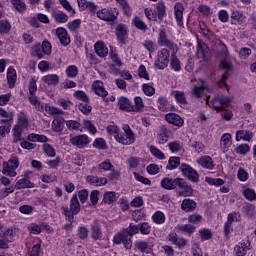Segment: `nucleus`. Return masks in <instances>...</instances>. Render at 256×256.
Returning <instances> with one entry per match:
<instances>
[{
	"label": "nucleus",
	"mask_w": 256,
	"mask_h": 256,
	"mask_svg": "<svg viewBox=\"0 0 256 256\" xmlns=\"http://www.w3.org/2000/svg\"><path fill=\"white\" fill-rule=\"evenodd\" d=\"M232 101L233 97L231 96H217L214 97L211 101H209V97L206 99L207 105H209V107L212 109H215V111H225L222 114V119H224V121H231V119H233V111L225 110L226 107L231 105Z\"/></svg>",
	"instance_id": "f257e3e1"
},
{
	"label": "nucleus",
	"mask_w": 256,
	"mask_h": 256,
	"mask_svg": "<svg viewBox=\"0 0 256 256\" xmlns=\"http://www.w3.org/2000/svg\"><path fill=\"white\" fill-rule=\"evenodd\" d=\"M107 133L109 135H113V137L116 139L118 143H121V145H133L135 143V134L133 133V130H131V127L129 125L123 126V133H120L119 127L111 125L106 128Z\"/></svg>",
	"instance_id": "f03ea898"
},
{
	"label": "nucleus",
	"mask_w": 256,
	"mask_h": 256,
	"mask_svg": "<svg viewBox=\"0 0 256 256\" xmlns=\"http://www.w3.org/2000/svg\"><path fill=\"white\" fill-rule=\"evenodd\" d=\"M161 187L163 189L173 190L175 187H179L180 189H184L185 192H180V195H183L184 197H187L193 193V189L191 186L187 185V182H185L182 178H169L165 177L161 181Z\"/></svg>",
	"instance_id": "7ed1b4c3"
},
{
	"label": "nucleus",
	"mask_w": 256,
	"mask_h": 256,
	"mask_svg": "<svg viewBox=\"0 0 256 256\" xmlns=\"http://www.w3.org/2000/svg\"><path fill=\"white\" fill-rule=\"evenodd\" d=\"M29 127V120L25 114L20 113L18 115L17 123L14 125L12 129L13 141L14 143H19L21 141V135H23L24 131H27Z\"/></svg>",
	"instance_id": "20e7f679"
},
{
	"label": "nucleus",
	"mask_w": 256,
	"mask_h": 256,
	"mask_svg": "<svg viewBox=\"0 0 256 256\" xmlns=\"http://www.w3.org/2000/svg\"><path fill=\"white\" fill-rule=\"evenodd\" d=\"M65 217L68 221H73V216L77 215L81 211V204H79V199L77 194H74L70 199V207H62Z\"/></svg>",
	"instance_id": "39448f33"
},
{
	"label": "nucleus",
	"mask_w": 256,
	"mask_h": 256,
	"mask_svg": "<svg viewBox=\"0 0 256 256\" xmlns=\"http://www.w3.org/2000/svg\"><path fill=\"white\" fill-rule=\"evenodd\" d=\"M19 167V158L12 156L7 162L3 163L2 173L8 177H17V168Z\"/></svg>",
	"instance_id": "423d86ee"
},
{
	"label": "nucleus",
	"mask_w": 256,
	"mask_h": 256,
	"mask_svg": "<svg viewBox=\"0 0 256 256\" xmlns=\"http://www.w3.org/2000/svg\"><path fill=\"white\" fill-rule=\"evenodd\" d=\"M222 49L224 51V57L225 59L221 62L222 69H231L233 67V64L231 63V60H229V51H227V46L223 45ZM227 77H229V71H227L224 75H222V78L219 82V87H227L226 81Z\"/></svg>",
	"instance_id": "0eeeda50"
},
{
	"label": "nucleus",
	"mask_w": 256,
	"mask_h": 256,
	"mask_svg": "<svg viewBox=\"0 0 256 256\" xmlns=\"http://www.w3.org/2000/svg\"><path fill=\"white\" fill-rule=\"evenodd\" d=\"M96 15L101 21H116L119 15V10H117V8H103L98 10Z\"/></svg>",
	"instance_id": "6e6552de"
},
{
	"label": "nucleus",
	"mask_w": 256,
	"mask_h": 256,
	"mask_svg": "<svg viewBox=\"0 0 256 256\" xmlns=\"http://www.w3.org/2000/svg\"><path fill=\"white\" fill-rule=\"evenodd\" d=\"M169 57L170 54L167 48L159 50L154 65L157 69H167V66L169 65Z\"/></svg>",
	"instance_id": "1a4fd4ad"
},
{
	"label": "nucleus",
	"mask_w": 256,
	"mask_h": 256,
	"mask_svg": "<svg viewBox=\"0 0 256 256\" xmlns=\"http://www.w3.org/2000/svg\"><path fill=\"white\" fill-rule=\"evenodd\" d=\"M113 241L116 245H121V243H123L125 249H131V247L133 245V243L131 242V239H129L127 231H125V230L118 232L114 236Z\"/></svg>",
	"instance_id": "9d476101"
},
{
	"label": "nucleus",
	"mask_w": 256,
	"mask_h": 256,
	"mask_svg": "<svg viewBox=\"0 0 256 256\" xmlns=\"http://www.w3.org/2000/svg\"><path fill=\"white\" fill-rule=\"evenodd\" d=\"M181 172L185 177H187L190 181H193V183H197L199 181V174L193 167L189 166L188 164H182Z\"/></svg>",
	"instance_id": "9b49d317"
},
{
	"label": "nucleus",
	"mask_w": 256,
	"mask_h": 256,
	"mask_svg": "<svg viewBox=\"0 0 256 256\" xmlns=\"http://www.w3.org/2000/svg\"><path fill=\"white\" fill-rule=\"evenodd\" d=\"M237 221H241V214L239 212H232L228 214L227 221L224 224V233L226 236L231 233V225H233V223H237Z\"/></svg>",
	"instance_id": "f8f14e48"
},
{
	"label": "nucleus",
	"mask_w": 256,
	"mask_h": 256,
	"mask_svg": "<svg viewBox=\"0 0 256 256\" xmlns=\"http://www.w3.org/2000/svg\"><path fill=\"white\" fill-rule=\"evenodd\" d=\"M197 165L199 167H202V169H208L212 171V169H215V162L213 161V158L211 156H202L197 158L196 160Z\"/></svg>",
	"instance_id": "ddd939ff"
},
{
	"label": "nucleus",
	"mask_w": 256,
	"mask_h": 256,
	"mask_svg": "<svg viewBox=\"0 0 256 256\" xmlns=\"http://www.w3.org/2000/svg\"><path fill=\"white\" fill-rule=\"evenodd\" d=\"M70 143L78 149H83L85 145H89V136L85 134L74 136L70 139Z\"/></svg>",
	"instance_id": "4468645a"
},
{
	"label": "nucleus",
	"mask_w": 256,
	"mask_h": 256,
	"mask_svg": "<svg viewBox=\"0 0 256 256\" xmlns=\"http://www.w3.org/2000/svg\"><path fill=\"white\" fill-rule=\"evenodd\" d=\"M55 33L63 47H67V45L71 43V38L69 37V34L65 28L59 27L56 29Z\"/></svg>",
	"instance_id": "2eb2a0df"
},
{
	"label": "nucleus",
	"mask_w": 256,
	"mask_h": 256,
	"mask_svg": "<svg viewBox=\"0 0 256 256\" xmlns=\"http://www.w3.org/2000/svg\"><path fill=\"white\" fill-rule=\"evenodd\" d=\"M168 241L172 243V245H176L178 249H185L187 247V239L183 237H178L177 233L173 232L168 235Z\"/></svg>",
	"instance_id": "dca6fc26"
},
{
	"label": "nucleus",
	"mask_w": 256,
	"mask_h": 256,
	"mask_svg": "<svg viewBox=\"0 0 256 256\" xmlns=\"http://www.w3.org/2000/svg\"><path fill=\"white\" fill-rule=\"evenodd\" d=\"M92 91L95 95H98V97H107L109 95V92H107L101 80H96L92 83Z\"/></svg>",
	"instance_id": "f3484780"
},
{
	"label": "nucleus",
	"mask_w": 256,
	"mask_h": 256,
	"mask_svg": "<svg viewBox=\"0 0 256 256\" xmlns=\"http://www.w3.org/2000/svg\"><path fill=\"white\" fill-rule=\"evenodd\" d=\"M167 123L174 125V127H183L185 120L179 116V114L168 113L165 116Z\"/></svg>",
	"instance_id": "a211bd4d"
},
{
	"label": "nucleus",
	"mask_w": 256,
	"mask_h": 256,
	"mask_svg": "<svg viewBox=\"0 0 256 256\" xmlns=\"http://www.w3.org/2000/svg\"><path fill=\"white\" fill-rule=\"evenodd\" d=\"M196 55L198 59H207L209 57V47L201 40H197V52Z\"/></svg>",
	"instance_id": "6ab92c4d"
},
{
	"label": "nucleus",
	"mask_w": 256,
	"mask_h": 256,
	"mask_svg": "<svg viewBox=\"0 0 256 256\" xmlns=\"http://www.w3.org/2000/svg\"><path fill=\"white\" fill-rule=\"evenodd\" d=\"M185 11V7L183 6V3L177 2L174 5V15L177 22V25L180 27H183V12Z\"/></svg>",
	"instance_id": "aec40b11"
},
{
	"label": "nucleus",
	"mask_w": 256,
	"mask_h": 256,
	"mask_svg": "<svg viewBox=\"0 0 256 256\" xmlns=\"http://www.w3.org/2000/svg\"><path fill=\"white\" fill-rule=\"evenodd\" d=\"M42 83L47 85L48 87H55V85H59V75L57 74H48L41 78Z\"/></svg>",
	"instance_id": "412c9836"
},
{
	"label": "nucleus",
	"mask_w": 256,
	"mask_h": 256,
	"mask_svg": "<svg viewBox=\"0 0 256 256\" xmlns=\"http://www.w3.org/2000/svg\"><path fill=\"white\" fill-rule=\"evenodd\" d=\"M90 229V235L94 241H98V239H101V237H103V231H101V225H99V222H92L90 225Z\"/></svg>",
	"instance_id": "4be33fe9"
},
{
	"label": "nucleus",
	"mask_w": 256,
	"mask_h": 256,
	"mask_svg": "<svg viewBox=\"0 0 256 256\" xmlns=\"http://www.w3.org/2000/svg\"><path fill=\"white\" fill-rule=\"evenodd\" d=\"M35 187V184L32 183L31 180L27 176H24L23 178L19 179L15 185L14 189H33Z\"/></svg>",
	"instance_id": "5701e85b"
},
{
	"label": "nucleus",
	"mask_w": 256,
	"mask_h": 256,
	"mask_svg": "<svg viewBox=\"0 0 256 256\" xmlns=\"http://www.w3.org/2000/svg\"><path fill=\"white\" fill-rule=\"evenodd\" d=\"M86 182L89 183V185H93L94 187H103V185H107V178L87 176Z\"/></svg>",
	"instance_id": "b1692460"
},
{
	"label": "nucleus",
	"mask_w": 256,
	"mask_h": 256,
	"mask_svg": "<svg viewBox=\"0 0 256 256\" xmlns=\"http://www.w3.org/2000/svg\"><path fill=\"white\" fill-rule=\"evenodd\" d=\"M249 249H251V243L242 242L234 247V253L236 256H245Z\"/></svg>",
	"instance_id": "393cba45"
},
{
	"label": "nucleus",
	"mask_w": 256,
	"mask_h": 256,
	"mask_svg": "<svg viewBox=\"0 0 256 256\" xmlns=\"http://www.w3.org/2000/svg\"><path fill=\"white\" fill-rule=\"evenodd\" d=\"M195 226L193 224H178L175 227L177 233H184L185 235H193L195 233Z\"/></svg>",
	"instance_id": "a878e982"
},
{
	"label": "nucleus",
	"mask_w": 256,
	"mask_h": 256,
	"mask_svg": "<svg viewBox=\"0 0 256 256\" xmlns=\"http://www.w3.org/2000/svg\"><path fill=\"white\" fill-rule=\"evenodd\" d=\"M205 82L201 79L198 80L197 84H194L191 90L194 97H203V92L205 91Z\"/></svg>",
	"instance_id": "bb28decb"
},
{
	"label": "nucleus",
	"mask_w": 256,
	"mask_h": 256,
	"mask_svg": "<svg viewBox=\"0 0 256 256\" xmlns=\"http://www.w3.org/2000/svg\"><path fill=\"white\" fill-rule=\"evenodd\" d=\"M232 136L229 133H224L221 137L220 140V147L223 151V153H227V151H229V147H231L232 145V141H231Z\"/></svg>",
	"instance_id": "cd10ccee"
},
{
	"label": "nucleus",
	"mask_w": 256,
	"mask_h": 256,
	"mask_svg": "<svg viewBox=\"0 0 256 256\" xmlns=\"http://www.w3.org/2000/svg\"><path fill=\"white\" fill-rule=\"evenodd\" d=\"M7 81L10 89L15 87V83H17V70L13 67H9L7 70Z\"/></svg>",
	"instance_id": "c85d7f7f"
},
{
	"label": "nucleus",
	"mask_w": 256,
	"mask_h": 256,
	"mask_svg": "<svg viewBox=\"0 0 256 256\" xmlns=\"http://www.w3.org/2000/svg\"><path fill=\"white\" fill-rule=\"evenodd\" d=\"M242 195L247 201H256L255 189L250 188L249 186H242Z\"/></svg>",
	"instance_id": "c756f323"
},
{
	"label": "nucleus",
	"mask_w": 256,
	"mask_h": 256,
	"mask_svg": "<svg viewBox=\"0 0 256 256\" xmlns=\"http://www.w3.org/2000/svg\"><path fill=\"white\" fill-rule=\"evenodd\" d=\"M65 120L61 116H54V120L52 121V130L55 133H61L63 131Z\"/></svg>",
	"instance_id": "7c9ffc66"
},
{
	"label": "nucleus",
	"mask_w": 256,
	"mask_h": 256,
	"mask_svg": "<svg viewBox=\"0 0 256 256\" xmlns=\"http://www.w3.org/2000/svg\"><path fill=\"white\" fill-rule=\"evenodd\" d=\"M94 49L95 53H97L99 57H107V55H109V49L107 48V46H105L103 42L95 43Z\"/></svg>",
	"instance_id": "2f4dec72"
},
{
	"label": "nucleus",
	"mask_w": 256,
	"mask_h": 256,
	"mask_svg": "<svg viewBox=\"0 0 256 256\" xmlns=\"http://www.w3.org/2000/svg\"><path fill=\"white\" fill-rule=\"evenodd\" d=\"M135 247L139 249V251H142V253H149L151 249H153V242H146L143 240H137L135 242Z\"/></svg>",
	"instance_id": "473e14b6"
},
{
	"label": "nucleus",
	"mask_w": 256,
	"mask_h": 256,
	"mask_svg": "<svg viewBox=\"0 0 256 256\" xmlns=\"http://www.w3.org/2000/svg\"><path fill=\"white\" fill-rule=\"evenodd\" d=\"M196 207L197 203L192 199H184L181 204L182 211H185L186 213H191Z\"/></svg>",
	"instance_id": "72a5a7b5"
},
{
	"label": "nucleus",
	"mask_w": 256,
	"mask_h": 256,
	"mask_svg": "<svg viewBox=\"0 0 256 256\" xmlns=\"http://www.w3.org/2000/svg\"><path fill=\"white\" fill-rule=\"evenodd\" d=\"M253 132L247 130H238L236 132V141H251Z\"/></svg>",
	"instance_id": "f704fd0d"
},
{
	"label": "nucleus",
	"mask_w": 256,
	"mask_h": 256,
	"mask_svg": "<svg viewBox=\"0 0 256 256\" xmlns=\"http://www.w3.org/2000/svg\"><path fill=\"white\" fill-rule=\"evenodd\" d=\"M116 36L118 41H121L122 43L127 39V26H125V24H119L116 27Z\"/></svg>",
	"instance_id": "c9c22d12"
},
{
	"label": "nucleus",
	"mask_w": 256,
	"mask_h": 256,
	"mask_svg": "<svg viewBox=\"0 0 256 256\" xmlns=\"http://www.w3.org/2000/svg\"><path fill=\"white\" fill-rule=\"evenodd\" d=\"M118 107L122 109V111H133V107H131V102L125 96H121L118 98Z\"/></svg>",
	"instance_id": "e433bc0d"
},
{
	"label": "nucleus",
	"mask_w": 256,
	"mask_h": 256,
	"mask_svg": "<svg viewBox=\"0 0 256 256\" xmlns=\"http://www.w3.org/2000/svg\"><path fill=\"white\" fill-rule=\"evenodd\" d=\"M165 213L162 211H156L152 216L151 220L155 223V225H163L166 221Z\"/></svg>",
	"instance_id": "4c0bfd02"
},
{
	"label": "nucleus",
	"mask_w": 256,
	"mask_h": 256,
	"mask_svg": "<svg viewBox=\"0 0 256 256\" xmlns=\"http://www.w3.org/2000/svg\"><path fill=\"white\" fill-rule=\"evenodd\" d=\"M82 125L90 135H97V127L91 120H83Z\"/></svg>",
	"instance_id": "58836bf2"
},
{
	"label": "nucleus",
	"mask_w": 256,
	"mask_h": 256,
	"mask_svg": "<svg viewBox=\"0 0 256 256\" xmlns=\"http://www.w3.org/2000/svg\"><path fill=\"white\" fill-rule=\"evenodd\" d=\"M157 106L160 111H171V104L165 97H159L157 100Z\"/></svg>",
	"instance_id": "ea45409f"
},
{
	"label": "nucleus",
	"mask_w": 256,
	"mask_h": 256,
	"mask_svg": "<svg viewBox=\"0 0 256 256\" xmlns=\"http://www.w3.org/2000/svg\"><path fill=\"white\" fill-rule=\"evenodd\" d=\"M171 95L180 105L187 104V99L185 98V93L183 91L174 90L172 91Z\"/></svg>",
	"instance_id": "a19ab883"
},
{
	"label": "nucleus",
	"mask_w": 256,
	"mask_h": 256,
	"mask_svg": "<svg viewBox=\"0 0 256 256\" xmlns=\"http://www.w3.org/2000/svg\"><path fill=\"white\" fill-rule=\"evenodd\" d=\"M158 44L162 47H173V43L167 39L165 36V31L160 30L158 34Z\"/></svg>",
	"instance_id": "79ce46f5"
},
{
	"label": "nucleus",
	"mask_w": 256,
	"mask_h": 256,
	"mask_svg": "<svg viewBox=\"0 0 256 256\" xmlns=\"http://www.w3.org/2000/svg\"><path fill=\"white\" fill-rule=\"evenodd\" d=\"M181 165V158L179 157H170L168 164L166 166V169L168 171H173L174 169H177Z\"/></svg>",
	"instance_id": "37998d69"
},
{
	"label": "nucleus",
	"mask_w": 256,
	"mask_h": 256,
	"mask_svg": "<svg viewBox=\"0 0 256 256\" xmlns=\"http://www.w3.org/2000/svg\"><path fill=\"white\" fill-rule=\"evenodd\" d=\"M113 164L111 163V160H105L104 162L100 163L98 165V171L100 173H107V171H112Z\"/></svg>",
	"instance_id": "c03bdc74"
},
{
	"label": "nucleus",
	"mask_w": 256,
	"mask_h": 256,
	"mask_svg": "<svg viewBox=\"0 0 256 256\" xmlns=\"http://www.w3.org/2000/svg\"><path fill=\"white\" fill-rule=\"evenodd\" d=\"M17 228H8L7 231L4 233V238L6 239L7 243H13V239L17 237Z\"/></svg>",
	"instance_id": "a18cd8bd"
},
{
	"label": "nucleus",
	"mask_w": 256,
	"mask_h": 256,
	"mask_svg": "<svg viewBox=\"0 0 256 256\" xmlns=\"http://www.w3.org/2000/svg\"><path fill=\"white\" fill-rule=\"evenodd\" d=\"M154 13L156 15V19H163L165 17V4L158 3L154 9Z\"/></svg>",
	"instance_id": "49530a36"
},
{
	"label": "nucleus",
	"mask_w": 256,
	"mask_h": 256,
	"mask_svg": "<svg viewBox=\"0 0 256 256\" xmlns=\"http://www.w3.org/2000/svg\"><path fill=\"white\" fill-rule=\"evenodd\" d=\"M205 181L208 183V185H212L214 187H221V185H225V181L221 178H211L206 176Z\"/></svg>",
	"instance_id": "de8ad7c7"
},
{
	"label": "nucleus",
	"mask_w": 256,
	"mask_h": 256,
	"mask_svg": "<svg viewBox=\"0 0 256 256\" xmlns=\"http://www.w3.org/2000/svg\"><path fill=\"white\" fill-rule=\"evenodd\" d=\"M149 151L151 155L156 159H160V161H163L165 159V154L161 150H159V148L155 146H150Z\"/></svg>",
	"instance_id": "09e8293b"
},
{
	"label": "nucleus",
	"mask_w": 256,
	"mask_h": 256,
	"mask_svg": "<svg viewBox=\"0 0 256 256\" xmlns=\"http://www.w3.org/2000/svg\"><path fill=\"white\" fill-rule=\"evenodd\" d=\"M132 25L136 27V29H140V31H147V24H145L139 17H134L132 19Z\"/></svg>",
	"instance_id": "8fccbe9b"
},
{
	"label": "nucleus",
	"mask_w": 256,
	"mask_h": 256,
	"mask_svg": "<svg viewBox=\"0 0 256 256\" xmlns=\"http://www.w3.org/2000/svg\"><path fill=\"white\" fill-rule=\"evenodd\" d=\"M53 17L56 23H67L69 21V16H67L65 12H56L54 13Z\"/></svg>",
	"instance_id": "3c124183"
},
{
	"label": "nucleus",
	"mask_w": 256,
	"mask_h": 256,
	"mask_svg": "<svg viewBox=\"0 0 256 256\" xmlns=\"http://www.w3.org/2000/svg\"><path fill=\"white\" fill-rule=\"evenodd\" d=\"M0 117H4V119L0 120V123H9V121H13V112H7L0 107Z\"/></svg>",
	"instance_id": "603ef678"
},
{
	"label": "nucleus",
	"mask_w": 256,
	"mask_h": 256,
	"mask_svg": "<svg viewBox=\"0 0 256 256\" xmlns=\"http://www.w3.org/2000/svg\"><path fill=\"white\" fill-rule=\"evenodd\" d=\"M11 31V23L7 20H0V35H7Z\"/></svg>",
	"instance_id": "864d4df0"
},
{
	"label": "nucleus",
	"mask_w": 256,
	"mask_h": 256,
	"mask_svg": "<svg viewBox=\"0 0 256 256\" xmlns=\"http://www.w3.org/2000/svg\"><path fill=\"white\" fill-rule=\"evenodd\" d=\"M66 75L70 79H75V77L79 75V69L75 65H70L66 68Z\"/></svg>",
	"instance_id": "5fc2aeb1"
},
{
	"label": "nucleus",
	"mask_w": 256,
	"mask_h": 256,
	"mask_svg": "<svg viewBox=\"0 0 256 256\" xmlns=\"http://www.w3.org/2000/svg\"><path fill=\"white\" fill-rule=\"evenodd\" d=\"M27 229L31 235H39L42 231L41 225H39L37 223L29 224Z\"/></svg>",
	"instance_id": "6e6d98bb"
},
{
	"label": "nucleus",
	"mask_w": 256,
	"mask_h": 256,
	"mask_svg": "<svg viewBox=\"0 0 256 256\" xmlns=\"http://www.w3.org/2000/svg\"><path fill=\"white\" fill-rule=\"evenodd\" d=\"M11 3L13 5L14 9H16V11H18L19 13H23V11H25L27 9L25 2H23L21 0H12Z\"/></svg>",
	"instance_id": "4d7b16f0"
},
{
	"label": "nucleus",
	"mask_w": 256,
	"mask_h": 256,
	"mask_svg": "<svg viewBox=\"0 0 256 256\" xmlns=\"http://www.w3.org/2000/svg\"><path fill=\"white\" fill-rule=\"evenodd\" d=\"M104 203L111 205V203L117 201V193L115 192H106L103 198Z\"/></svg>",
	"instance_id": "13d9d810"
},
{
	"label": "nucleus",
	"mask_w": 256,
	"mask_h": 256,
	"mask_svg": "<svg viewBox=\"0 0 256 256\" xmlns=\"http://www.w3.org/2000/svg\"><path fill=\"white\" fill-rule=\"evenodd\" d=\"M199 235L202 239V241H209L213 237V233L210 229L202 228L199 230Z\"/></svg>",
	"instance_id": "bf43d9fd"
},
{
	"label": "nucleus",
	"mask_w": 256,
	"mask_h": 256,
	"mask_svg": "<svg viewBox=\"0 0 256 256\" xmlns=\"http://www.w3.org/2000/svg\"><path fill=\"white\" fill-rule=\"evenodd\" d=\"M142 91L147 97L155 95V88L151 84H142Z\"/></svg>",
	"instance_id": "052dcab7"
},
{
	"label": "nucleus",
	"mask_w": 256,
	"mask_h": 256,
	"mask_svg": "<svg viewBox=\"0 0 256 256\" xmlns=\"http://www.w3.org/2000/svg\"><path fill=\"white\" fill-rule=\"evenodd\" d=\"M249 151H251V146L248 144H240L235 148V152L238 153V155H247Z\"/></svg>",
	"instance_id": "680f3d73"
},
{
	"label": "nucleus",
	"mask_w": 256,
	"mask_h": 256,
	"mask_svg": "<svg viewBox=\"0 0 256 256\" xmlns=\"http://www.w3.org/2000/svg\"><path fill=\"white\" fill-rule=\"evenodd\" d=\"M157 141L160 145H165L169 141V136L167 135V129H162L158 134Z\"/></svg>",
	"instance_id": "e2e57ef3"
},
{
	"label": "nucleus",
	"mask_w": 256,
	"mask_h": 256,
	"mask_svg": "<svg viewBox=\"0 0 256 256\" xmlns=\"http://www.w3.org/2000/svg\"><path fill=\"white\" fill-rule=\"evenodd\" d=\"M77 199H79L80 203H87V199H89V191L87 189H82L78 191Z\"/></svg>",
	"instance_id": "0e129e2a"
},
{
	"label": "nucleus",
	"mask_w": 256,
	"mask_h": 256,
	"mask_svg": "<svg viewBox=\"0 0 256 256\" xmlns=\"http://www.w3.org/2000/svg\"><path fill=\"white\" fill-rule=\"evenodd\" d=\"M139 229L141 235H149L151 233L152 227L148 222H143L139 224Z\"/></svg>",
	"instance_id": "69168bd1"
},
{
	"label": "nucleus",
	"mask_w": 256,
	"mask_h": 256,
	"mask_svg": "<svg viewBox=\"0 0 256 256\" xmlns=\"http://www.w3.org/2000/svg\"><path fill=\"white\" fill-rule=\"evenodd\" d=\"M74 97H76V99H79L80 101H83L84 103H89V96L87 95V93H85V91H82V90L75 91Z\"/></svg>",
	"instance_id": "338daca9"
},
{
	"label": "nucleus",
	"mask_w": 256,
	"mask_h": 256,
	"mask_svg": "<svg viewBox=\"0 0 256 256\" xmlns=\"http://www.w3.org/2000/svg\"><path fill=\"white\" fill-rule=\"evenodd\" d=\"M40 179L43 183H55L57 176L55 174H43Z\"/></svg>",
	"instance_id": "774afa93"
}]
</instances>
